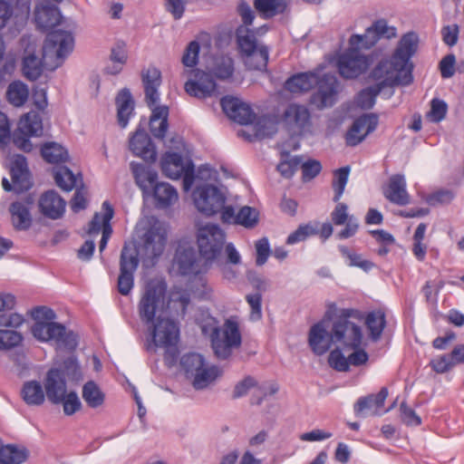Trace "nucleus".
I'll return each mask as SVG.
<instances>
[{
    "label": "nucleus",
    "mask_w": 464,
    "mask_h": 464,
    "mask_svg": "<svg viewBox=\"0 0 464 464\" xmlns=\"http://www.w3.org/2000/svg\"><path fill=\"white\" fill-rule=\"evenodd\" d=\"M142 239L146 255L152 259L160 257L167 243V230L164 223L156 218H151Z\"/></svg>",
    "instance_id": "obj_15"
},
{
    "label": "nucleus",
    "mask_w": 464,
    "mask_h": 464,
    "mask_svg": "<svg viewBox=\"0 0 464 464\" xmlns=\"http://www.w3.org/2000/svg\"><path fill=\"white\" fill-rule=\"evenodd\" d=\"M129 148L133 155L147 162H154L157 159L156 147L150 137L143 129H137L129 141Z\"/></svg>",
    "instance_id": "obj_22"
},
{
    "label": "nucleus",
    "mask_w": 464,
    "mask_h": 464,
    "mask_svg": "<svg viewBox=\"0 0 464 464\" xmlns=\"http://www.w3.org/2000/svg\"><path fill=\"white\" fill-rule=\"evenodd\" d=\"M29 95L27 86L22 82H13L9 84L6 97L8 102L15 107L23 106Z\"/></svg>",
    "instance_id": "obj_44"
},
{
    "label": "nucleus",
    "mask_w": 464,
    "mask_h": 464,
    "mask_svg": "<svg viewBox=\"0 0 464 464\" xmlns=\"http://www.w3.org/2000/svg\"><path fill=\"white\" fill-rule=\"evenodd\" d=\"M45 394L52 403L60 404L63 400V395L67 393V382L62 371L56 368H51L44 380Z\"/></svg>",
    "instance_id": "obj_23"
},
{
    "label": "nucleus",
    "mask_w": 464,
    "mask_h": 464,
    "mask_svg": "<svg viewBox=\"0 0 464 464\" xmlns=\"http://www.w3.org/2000/svg\"><path fill=\"white\" fill-rule=\"evenodd\" d=\"M145 101L149 107L156 105L160 100L159 88L161 85V72L155 66L141 71Z\"/></svg>",
    "instance_id": "obj_26"
},
{
    "label": "nucleus",
    "mask_w": 464,
    "mask_h": 464,
    "mask_svg": "<svg viewBox=\"0 0 464 464\" xmlns=\"http://www.w3.org/2000/svg\"><path fill=\"white\" fill-rule=\"evenodd\" d=\"M23 341L20 333L12 330L0 329V351L9 350L18 346Z\"/></svg>",
    "instance_id": "obj_56"
},
{
    "label": "nucleus",
    "mask_w": 464,
    "mask_h": 464,
    "mask_svg": "<svg viewBox=\"0 0 464 464\" xmlns=\"http://www.w3.org/2000/svg\"><path fill=\"white\" fill-rule=\"evenodd\" d=\"M62 18L60 9L56 5L41 4L35 7L34 21L36 26L43 32L58 25Z\"/></svg>",
    "instance_id": "obj_30"
},
{
    "label": "nucleus",
    "mask_w": 464,
    "mask_h": 464,
    "mask_svg": "<svg viewBox=\"0 0 464 464\" xmlns=\"http://www.w3.org/2000/svg\"><path fill=\"white\" fill-rule=\"evenodd\" d=\"M246 300L250 306L249 318L251 321H258L262 318V295L259 292L249 294Z\"/></svg>",
    "instance_id": "obj_58"
},
{
    "label": "nucleus",
    "mask_w": 464,
    "mask_h": 464,
    "mask_svg": "<svg viewBox=\"0 0 464 464\" xmlns=\"http://www.w3.org/2000/svg\"><path fill=\"white\" fill-rule=\"evenodd\" d=\"M366 81L372 82V85L382 92L387 87L398 84L409 85L412 82L413 77L411 68L407 71L401 69L390 57L378 62L367 74Z\"/></svg>",
    "instance_id": "obj_6"
},
{
    "label": "nucleus",
    "mask_w": 464,
    "mask_h": 464,
    "mask_svg": "<svg viewBox=\"0 0 464 464\" xmlns=\"http://www.w3.org/2000/svg\"><path fill=\"white\" fill-rule=\"evenodd\" d=\"M339 251L347 260V264L350 266H357L368 272L374 266L372 262L363 259L360 254L355 253L345 246H339Z\"/></svg>",
    "instance_id": "obj_51"
},
{
    "label": "nucleus",
    "mask_w": 464,
    "mask_h": 464,
    "mask_svg": "<svg viewBox=\"0 0 464 464\" xmlns=\"http://www.w3.org/2000/svg\"><path fill=\"white\" fill-rule=\"evenodd\" d=\"M343 349L336 347L328 356L329 365L338 372H347L349 370L348 357L343 354Z\"/></svg>",
    "instance_id": "obj_57"
},
{
    "label": "nucleus",
    "mask_w": 464,
    "mask_h": 464,
    "mask_svg": "<svg viewBox=\"0 0 464 464\" xmlns=\"http://www.w3.org/2000/svg\"><path fill=\"white\" fill-rule=\"evenodd\" d=\"M218 377V369L214 366H202L193 376L192 385L196 390L207 388Z\"/></svg>",
    "instance_id": "obj_47"
},
{
    "label": "nucleus",
    "mask_w": 464,
    "mask_h": 464,
    "mask_svg": "<svg viewBox=\"0 0 464 464\" xmlns=\"http://www.w3.org/2000/svg\"><path fill=\"white\" fill-rule=\"evenodd\" d=\"M234 71V60L230 56H217L209 72L198 69L195 71V79L186 82L185 91L190 96L199 99L216 95L218 89L214 77L225 81L232 77Z\"/></svg>",
    "instance_id": "obj_3"
},
{
    "label": "nucleus",
    "mask_w": 464,
    "mask_h": 464,
    "mask_svg": "<svg viewBox=\"0 0 464 464\" xmlns=\"http://www.w3.org/2000/svg\"><path fill=\"white\" fill-rule=\"evenodd\" d=\"M31 135H27L24 131L20 130V128L14 131L11 135L12 141L14 145L19 150L24 152H31L33 150V144L30 141Z\"/></svg>",
    "instance_id": "obj_63"
},
{
    "label": "nucleus",
    "mask_w": 464,
    "mask_h": 464,
    "mask_svg": "<svg viewBox=\"0 0 464 464\" xmlns=\"http://www.w3.org/2000/svg\"><path fill=\"white\" fill-rule=\"evenodd\" d=\"M41 156L50 164L59 165L69 160V152L66 148L54 141H48L42 144L40 149Z\"/></svg>",
    "instance_id": "obj_36"
},
{
    "label": "nucleus",
    "mask_w": 464,
    "mask_h": 464,
    "mask_svg": "<svg viewBox=\"0 0 464 464\" xmlns=\"http://www.w3.org/2000/svg\"><path fill=\"white\" fill-rule=\"evenodd\" d=\"M168 117L169 108L167 106L154 105L150 119V130L155 138L160 140L165 138L169 128Z\"/></svg>",
    "instance_id": "obj_35"
},
{
    "label": "nucleus",
    "mask_w": 464,
    "mask_h": 464,
    "mask_svg": "<svg viewBox=\"0 0 464 464\" xmlns=\"http://www.w3.org/2000/svg\"><path fill=\"white\" fill-rule=\"evenodd\" d=\"M302 179L304 182L314 179L322 170V165L319 160H308L301 165Z\"/></svg>",
    "instance_id": "obj_62"
},
{
    "label": "nucleus",
    "mask_w": 464,
    "mask_h": 464,
    "mask_svg": "<svg viewBox=\"0 0 464 464\" xmlns=\"http://www.w3.org/2000/svg\"><path fill=\"white\" fill-rule=\"evenodd\" d=\"M387 396L388 389L382 387L377 394H370L359 398L354 404L355 415L362 417H365L368 413L371 415H380V409L383 407Z\"/></svg>",
    "instance_id": "obj_28"
},
{
    "label": "nucleus",
    "mask_w": 464,
    "mask_h": 464,
    "mask_svg": "<svg viewBox=\"0 0 464 464\" xmlns=\"http://www.w3.org/2000/svg\"><path fill=\"white\" fill-rule=\"evenodd\" d=\"M350 170V167L345 166L334 171V179L332 182V187L334 191V196L333 198V200L334 202H338L343 194L346 184L348 182Z\"/></svg>",
    "instance_id": "obj_50"
},
{
    "label": "nucleus",
    "mask_w": 464,
    "mask_h": 464,
    "mask_svg": "<svg viewBox=\"0 0 464 464\" xmlns=\"http://www.w3.org/2000/svg\"><path fill=\"white\" fill-rule=\"evenodd\" d=\"M16 298L9 293H0V326L17 328L24 322L22 314L14 312Z\"/></svg>",
    "instance_id": "obj_27"
},
{
    "label": "nucleus",
    "mask_w": 464,
    "mask_h": 464,
    "mask_svg": "<svg viewBox=\"0 0 464 464\" xmlns=\"http://www.w3.org/2000/svg\"><path fill=\"white\" fill-rule=\"evenodd\" d=\"M309 345L317 355L324 354L334 343L332 330L328 333L322 322L314 324L309 331Z\"/></svg>",
    "instance_id": "obj_32"
},
{
    "label": "nucleus",
    "mask_w": 464,
    "mask_h": 464,
    "mask_svg": "<svg viewBox=\"0 0 464 464\" xmlns=\"http://www.w3.org/2000/svg\"><path fill=\"white\" fill-rule=\"evenodd\" d=\"M166 290L163 281L148 282L138 304L140 318L149 327L148 352L155 351L157 347L176 345L179 339V327L174 320L161 316L156 319V314L164 306Z\"/></svg>",
    "instance_id": "obj_1"
},
{
    "label": "nucleus",
    "mask_w": 464,
    "mask_h": 464,
    "mask_svg": "<svg viewBox=\"0 0 464 464\" xmlns=\"http://www.w3.org/2000/svg\"><path fill=\"white\" fill-rule=\"evenodd\" d=\"M318 82V74L313 72H299L289 77L285 88L293 93L307 92Z\"/></svg>",
    "instance_id": "obj_33"
},
{
    "label": "nucleus",
    "mask_w": 464,
    "mask_h": 464,
    "mask_svg": "<svg viewBox=\"0 0 464 464\" xmlns=\"http://www.w3.org/2000/svg\"><path fill=\"white\" fill-rule=\"evenodd\" d=\"M397 29L388 25L385 19H378L369 26L363 34H353L350 44H362L364 49L372 47L381 38L392 39L396 37Z\"/></svg>",
    "instance_id": "obj_16"
},
{
    "label": "nucleus",
    "mask_w": 464,
    "mask_h": 464,
    "mask_svg": "<svg viewBox=\"0 0 464 464\" xmlns=\"http://www.w3.org/2000/svg\"><path fill=\"white\" fill-rule=\"evenodd\" d=\"M236 39L238 51L246 59V65L250 70H265L269 58L268 48L257 45L254 32L244 25H239L236 30Z\"/></svg>",
    "instance_id": "obj_7"
},
{
    "label": "nucleus",
    "mask_w": 464,
    "mask_h": 464,
    "mask_svg": "<svg viewBox=\"0 0 464 464\" xmlns=\"http://www.w3.org/2000/svg\"><path fill=\"white\" fill-rule=\"evenodd\" d=\"M359 311L353 308H343L340 310L339 315L332 325V339L337 347L343 352L360 348L362 343V328L355 323L349 320L351 317H358Z\"/></svg>",
    "instance_id": "obj_5"
},
{
    "label": "nucleus",
    "mask_w": 464,
    "mask_h": 464,
    "mask_svg": "<svg viewBox=\"0 0 464 464\" xmlns=\"http://www.w3.org/2000/svg\"><path fill=\"white\" fill-rule=\"evenodd\" d=\"M117 106V119L119 125L124 129L127 127L130 118L134 112V100L129 89L123 88L115 98Z\"/></svg>",
    "instance_id": "obj_34"
},
{
    "label": "nucleus",
    "mask_w": 464,
    "mask_h": 464,
    "mask_svg": "<svg viewBox=\"0 0 464 464\" xmlns=\"http://www.w3.org/2000/svg\"><path fill=\"white\" fill-rule=\"evenodd\" d=\"M65 200L53 189L44 192L39 199L42 214L52 219L60 218L65 211Z\"/></svg>",
    "instance_id": "obj_29"
},
{
    "label": "nucleus",
    "mask_w": 464,
    "mask_h": 464,
    "mask_svg": "<svg viewBox=\"0 0 464 464\" xmlns=\"http://www.w3.org/2000/svg\"><path fill=\"white\" fill-rule=\"evenodd\" d=\"M382 192L385 198L392 204L405 206L410 203L407 183L402 174L392 175Z\"/></svg>",
    "instance_id": "obj_24"
},
{
    "label": "nucleus",
    "mask_w": 464,
    "mask_h": 464,
    "mask_svg": "<svg viewBox=\"0 0 464 464\" xmlns=\"http://www.w3.org/2000/svg\"><path fill=\"white\" fill-rule=\"evenodd\" d=\"M364 49L362 44H352L339 55L337 68L340 75L344 79H356L364 72L369 65L366 55L362 53Z\"/></svg>",
    "instance_id": "obj_12"
},
{
    "label": "nucleus",
    "mask_w": 464,
    "mask_h": 464,
    "mask_svg": "<svg viewBox=\"0 0 464 464\" xmlns=\"http://www.w3.org/2000/svg\"><path fill=\"white\" fill-rule=\"evenodd\" d=\"M199 51V44L197 41H191L186 47L182 56V63L187 67H194L197 65Z\"/></svg>",
    "instance_id": "obj_61"
},
{
    "label": "nucleus",
    "mask_w": 464,
    "mask_h": 464,
    "mask_svg": "<svg viewBox=\"0 0 464 464\" xmlns=\"http://www.w3.org/2000/svg\"><path fill=\"white\" fill-rule=\"evenodd\" d=\"M379 124V116L376 113H364L356 118L345 133L347 146L355 147L373 132Z\"/></svg>",
    "instance_id": "obj_18"
},
{
    "label": "nucleus",
    "mask_w": 464,
    "mask_h": 464,
    "mask_svg": "<svg viewBox=\"0 0 464 464\" xmlns=\"http://www.w3.org/2000/svg\"><path fill=\"white\" fill-rule=\"evenodd\" d=\"M162 173L172 179L183 178L184 187L188 188L194 180V164L190 160H185L178 152H166L160 160Z\"/></svg>",
    "instance_id": "obj_13"
},
{
    "label": "nucleus",
    "mask_w": 464,
    "mask_h": 464,
    "mask_svg": "<svg viewBox=\"0 0 464 464\" xmlns=\"http://www.w3.org/2000/svg\"><path fill=\"white\" fill-rule=\"evenodd\" d=\"M21 395L27 405L39 406L44 402V392L42 384L37 381L25 382Z\"/></svg>",
    "instance_id": "obj_39"
},
{
    "label": "nucleus",
    "mask_w": 464,
    "mask_h": 464,
    "mask_svg": "<svg viewBox=\"0 0 464 464\" xmlns=\"http://www.w3.org/2000/svg\"><path fill=\"white\" fill-rule=\"evenodd\" d=\"M140 264L139 251L132 244L125 243L120 256V275L118 277V291L122 295H128L134 286V273Z\"/></svg>",
    "instance_id": "obj_10"
},
{
    "label": "nucleus",
    "mask_w": 464,
    "mask_h": 464,
    "mask_svg": "<svg viewBox=\"0 0 464 464\" xmlns=\"http://www.w3.org/2000/svg\"><path fill=\"white\" fill-rule=\"evenodd\" d=\"M316 234V230L310 225H300L297 229L291 233L286 238V244L295 245L305 240L309 236Z\"/></svg>",
    "instance_id": "obj_59"
},
{
    "label": "nucleus",
    "mask_w": 464,
    "mask_h": 464,
    "mask_svg": "<svg viewBox=\"0 0 464 464\" xmlns=\"http://www.w3.org/2000/svg\"><path fill=\"white\" fill-rule=\"evenodd\" d=\"M10 175L15 193H23L31 188L30 171L24 156L19 154L14 156L11 163Z\"/></svg>",
    "instance_id": "obj_25"
},
{
    "label": "nucleus",
    "mask_w": 464,
    "mask_h": 464,
    "mask_svg": "<svg viewBox=\"0 0 464 464\" xmlns=\"http://www.w3.org/2000/svg\"><path fill=\"white\" fill-rule=\"evenodd\" d=\"M242 335L239 324L235 318L226 319L210 342L215 356L220 360L228 359L234 349L241 346Z\"/></svg>",
    "instance_id": "obj_9"
},
{
    "label": "nucleus",
    "mask_w": 464,
    "mask_h": 464,
    "mask_svg": "<svg viewBox=\"0 0 464 464\" xmlns=\"http://www.w3.org/2000/svg\"><path fill=\"white\" fill-rule=\"evenodd\" d=\"M61 403L63 404L64 414L68 416L74 414L82 408V402L75 392L65 393Z\"/></svg>",
    "instance_id": "obj_60"
},
{
    "label": "nucleus",
    "mask_w": 464,
    "mask_h": 464,
    "mask_svg": "<svg viewBox=\"0 0 464 464\" xmlns=\"http://www.w3.org/2000/svg\"><path fill=\"white\" fill-rule=\"evenodd\" d=\"M43 72V62L35 54L31 53L23 59V73L29 81L37 80Z\"/></svg>",
    "instance_id": "obj_45"
},
{
    "label": "nucleus",
    "mask_w": 464,
    "mask_h": 464,
    "mask_svg": "<svg viewBox=\"0 0 464 464\" xmlns=\"http://www.w3.org/2000/svg\"><path fill=\"white\" fill-rule=\"evenodd\" d=\"M282 159L278 163L276 169L280 174L286 179H290L294 176L295 172L298 169L301 165V157L295 156L289 158V153L285 152L282 155Z\"/></svg>",
    "instance_id": "obj_53"
},
{
    "label": "nucleus",
    "mask_w": 464,
    "mask_h": 464,
    "mask_svg": "<svg viewBox=\"0 0 464 464\" xmlns=\"http://www.w3.org/2000/svg\"><path fill=\"white\" fill-rule=\"evenodd\" d=\"M364 324L369 332L370 339L372 342L379 341L386 326L385 313L381 309L367 313Z\"/></svg>",
    "instance_id": "obj_37"
},
{
    "label": "nucleus",
    "mask_w": 464,
    "mask_h": 464,
    "mask_svg": "<svg viewBox=\"0 0 464 464\" xmlns=\"http://www.w3.org/2000/svg\"><path fill=\"white\" fill-rule=\"evenodd\" d=\"M174 263L182 276L198 275L200 272L197 253L191 246H179L176 250Z\"/></svg>",
    "instance_id": "obj_31"
},
{
    "label": "nucleus",
    "mask_w": 464,
    "mask_h": 464,
    "mask_svg": "<svg viewBox=\"0 0 464 464\" xmlns=\"http://www.w3.org/2000/svg\"><path fill=\"white\" fill-rule=\"evenodd\" d=\"M226 234L217 224H207L198 228L197 243L201 257L208 264L218 261L221 256Z\"/></svg>",
    "instance_id": "obj_8"
},
{
    "label": "nucleus",
    "mask_w": 464,
    "mask_h": 464,
    "mask_svg": "<svg viewBox=\"0 0 464 464\" xmlns=\"http://www.w3.org/2000/svg\"><path fill=\"white\" fill-rule=\"evenodd\" d=\"M130 169L143 197L153 198L158 208H168L178 199L177 189L167 182H159L155 169L136 162L130 163Z\"/></svg>",
    "instance_id": "obj_4"
},
{
    "label": "nucleus",
    "mask_w": 464,
    "mask_h": 464,
    "mask_svg": "<svg viewBox=\"0 0 464 464\" xmlns=\"http://www.w3.org/2000/svg\"><path fill=\"white\" fill-rule=\"evenodd\" d=\"M381 92L380 89H376L372 85H370L362 89L355 95L354 102L357 107L362 110H370L374 106L376 98Z\"/></svg>",
    "instance_id": "obj_48"
},
{
    "label": "nucleus",
    "mask_w": 464,
    "mask_h": 464,
    "mask_svg": "<svg viewBox=\"0 0 464 464\" xmlns=\"http://www.w3.org/2000/svg\"><path fill=\"white\" fill-rule=\"evenodd\" d=\"M35 323L32 327L34 336L41 342H53L57 346L74 350L78 345V336L59 323L54 311L46 306H36L31 312Z\"/></svg>",
    "instance_id": "obj_2"
},
{
    "label": "nucleus",
    "mask_w": 464,
    "mask_h": 464,
    "mask_svg": "<svg viewBox=\"0 0 464 464\" xmlns=\"http://www.w3.org/2000/svg\"><path fill=\"white\" fill-rule=\"evenodd\" d=\"M82 396L86 404L92 409L104 403L105 394L94 381H88L82 386Z\"/></svg>",
    "instance_id": "obj_43"
},
{
    "label": "nucleus",
    "mask_w": 464,
    "mask_h": 464,
    "mask_svg": "<svg viewBox=\"0 0 464 464\" xmlns=\"http://www.w3.org/2000/svg\"><path fill=\"white\" fill-rule=\"evenodd\" d=\"M205 364L202 355L197 353L184 354L180 359V367L188 378L192 376Z\"/></svg>",
    "instance_id": "obj_46"
},
{
    "label": "nucleus",
    "mask_w": 464,
    "mask_h": 464,
    "mask_svg": "<svg viewBox=\"0 0 464 464\" xmlns=\"http://www.w3.org/2000/svg\"><path fill=\"white\" fill-rule=\"evenodd\" d=\"M401 418L407 426H420L421 419L418 416L413 409L409 407L406 402H401L400 406Z\"/></svg>",
    "instance_id": "obj_64"
},
{
    "label": "nucleus",
    "mask_w": 464,
    "mask_h": 464,
    "mask_svg": "<svg viewBox=\"0 0 464 464\" xmlns=\"http://www.w3.org/2000/svg\"><path fill=\"white\" fill-rule=\"evenodd\" d=\"M259 220V213L256 208L248 206L242 207L236 216V224L246 228L255 227Z\"/></svg>",
    "instance_id": "obj_52"
},
{
    "label": "nucleus",
    "mask_w": 464,
    "mask_h": 464,
    "mask_svg": "<svg viewBox=\"0 0 464 464\" xmlns=\"http://www.w3.org/2000/svg\"><path fill=\"white\" fill-rule=\"evenodd\" d=\"M55 368L60 369L64 378L67 377L69 380L78 381L82 378L81 368L75 356L65 358L59 367Z\"/></svg>",
    "instance_id": "obj_55"
},
{
    "label": "nucleus",
    "mask_w": 464,
    "mask_h": 464,
    "mask_svg": "<svg viewBox=\"0 0 464 464\" xmlns=\"http://www.w3.org/2000/svg\"><path fill=\"white\" fill-rule=\"evenodd\" d=\"M192 196L197 209L208 217L219 213L227 199L217 186L207 183L197 186Z\"/></svg>",
    "instance_id": "obj_11"
},
{
    "label": "nucleus",
    "mask_w": 464,
    "mask_h": 464,
    "mask_svg": "<svg viewBox=\"0 0 464 464\" xmlns=\"http://www.w3.org/2000/svg\"><path fill=\"white\" fill-rule=\"evenodd\" d=\"M28 458L25 448H20L15 444L0 446V464H22Z\"/></svg>",
    "instance_id": "obj_40"
},
{
    "label": "nucleus",
    "mask_w": 464,
    "mask_h": 464,
    "mask_svg": "<svg viewBox=\"0 0 464 464\" xmlns=\"http://www.w3.org/2000/svg\"><path fill=\"white\" fill-rule=\"evenodd\" d=\"M317 90L311 96V103L318 109L332 107L337 100L339 82L337 78L329 73L318 75Z\"/></svg>",
    "instance_id": "obj_17"
},
{
    "label": "nucleus",
    "mask_w": 464,
    "mask_h": 464,
    "mask_svg": "<svg viewBox=\"0 0 464 464\" xmlns=\"http://www.w3.org/2000/svg\"><path fill=\"white\" fill-rule=\"evenodd\" d=\"M418 44L419 37L416 33L409 32L404 34L400 39L398 45L391 58L401 69L407 71L411 68V72L412 64L410 63V60L417 52Z\"/></svg>",
    "instance_id": "obj_20"
},
{
    "label": "nucleus",
    "mask_w": 464,
    "mask_h": 464,
    "mask_svg": "<svg viewBox=\"0 0 464 464\" xmlns=\"http://www.w3.org/2000/svg\"><path fill=\"white\" fill-rule=\"evenodd\" d=\"M254 6L265 18H270L284 11L280 0H255Z\"/></svg>",
    "instance_id": "obj_54"
},
{
    "label": "nucleus",
    "mask_w": 464,
    "mask_h": 464,
    "mask_svg": "<svg viewBox=\"0 0 464 464\" xmlns=\"http://www.w3.org/2000/svg\"><path fill=\"white\" fill-rule=\"evenodd\" d=\"M220 104L226 115L240 125H248L256 119L253 109L238 98L225 96L221 99Z\"/></svg>",
    "instance_id": "obj_19"
},
{
    "label": "nucleus",
    "mask_w": 464,
    "mask_h": 464,
    "mask_svg": "<svg viewBox=\"0 0 464 464\" xmlns=\"http://www.w3.org/2000/svg\"><path fill=\"white\" fill-rule=\"evenodd\" d=\"M197 324L202 334L208 337L210 342L220 328L218 319L205 311L200 313L199 317L197 319Z\"/></svg>",
    "instance_id": "obj_49"
},
{
    "label": "nucleus",
    "mask_w": 464,
    "mask_h": 464,
    "mask_svg": "<svg viewBox=\"0 0 464 464\" xmlns=\"http://www.w3.org/2000/svg\"><path fill=\"white\" fill-rule=\"evenodd\" d=\"M17 127L32 137H40L44 130L42 117L37 111H34L21 117Z\"/></svg>",
    "instance_id": "obj_41"
},
{
    "label": "nucleus",
    "mask_w": 464,
    "mask_h": 464,
    "mask_svg": "<svg viewBox=\"0 0 464 464\" xmlns=\"http://www.w3.org/2000/svg\"><path fill=\"white\" fill-rule=\"evenodd\" d=\"M28 205L29 203L15 201L10 206L12 222L16 229L25 230L31 227L32 217Z\"/></svg>",
    "instance_id": "obj_38"
},
{
    "label": "nucleus",
    "mask_w": 464,
    "mask_h": 464,
    "mask_svg": "<svg viewBox=\"0 0 464 464\" xmlns=\"http://www.w3.org/2000/svg\"><path fill=\"white\" fill-rule=\"evenodd\" d=\"M56 185L63 191L69 192L77 187V177L66 166H57L53 169Z\"/></svg>",
    "instance_id": "obj_42"
},
{
    "label": "nucleus",
    "mask_w": 464,
    "mask_h": 464,
    "mask_svg": "<svg viewBox=\"0 0 464 464\" xmlns=\"http://www.w3.org/2000/svg\"><path fill=\"white\" fill-rule=\"evenodd\" d=\"M282 120L290 131L302 134L311 124V115L304 105L289 104L285 110Z\"/></svg>",
    "instance_id": "obj_21"
},
{
    "label": "nucleus",
    "mask_w": 464,
    "mask_h": 464,
    "mask_svg": "<svg viewBox=\"0 0 464 464\" xmlns=\"http://www.w3.org/2000/svg\"><path fill=\"white\" fill-rule=\"evenodd\" d=\"M74 39L71 32L64 30H53L46 35L44 44V58L51 53L55 54L59 62L51 69L60 66L63 61L72 52Z\"/></svg>",
    "instance_id": "obj_14"
}]
</instances>
